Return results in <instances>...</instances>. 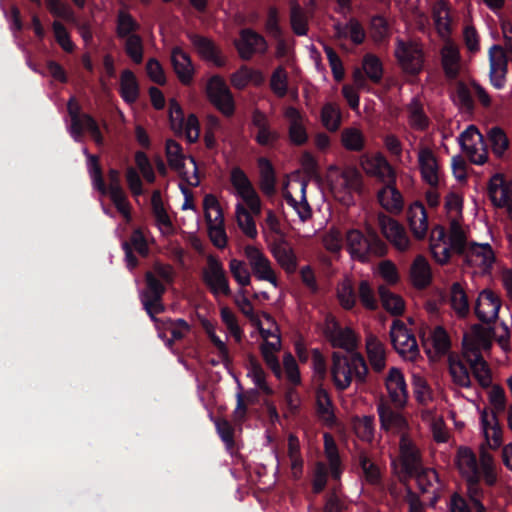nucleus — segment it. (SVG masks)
Segmentation results:
<instances>
[{
    "mask_svg": "<svg viewBox=\"0 0 512 512\" xmlns=\"http://www.w3.org/2000/svg\"><path fill=\"white\" fill-rule=\"evenodd\" d=\"M175 276L173 266L160 261H155L152 270L144 274L145 288L139 292V299L143 309L155 324L160 321L156 315L166 310L163 302L167 291L166 285H172Z\"/></svg>",
    "mask_w": 512,
    "mask_h": 512,
    "instance_id": "obj_1",
    "label": "nucleus"
},
{
    "mask_svg": "<svg viewBox=\"0 0 512 512\" xmlns=\"http://www.w3.org/2000/svg\"><path fill=\"white\" fill-rule=\"evenodd\" d=\"M467 238L460 223L453 219L450 222L449 236L442 225L432 228L429 238V248L433 259L440 265L450 261L451 251L464 255L468 248Z\"/></svg>",
    "mask_w": 512,
    "mask_h": 512,
    "instance_id": "obj_2",
    "label": "nucleus"
},
{
    "mask_svg": "<svg viewBox=\"0 0 512 512\" xmlns=\"http://www.w3.org/2000/svg\"><path fill=\"white\" fill-rule=\"evenodd\" d=\"M368 372V365L360 353L355 352L348 357L340 352H333L331 376L337 390H346L353 377L360 384L366 383Z\"/></svg>",
    "mask_w": 512,
    "mask_h": 512,
    "instance_id": "obj_3",
    "label": "nucleus"
},
{
    "mask_svg": "<svg viewBox=\"0 0 512 512\" xmlns=\"http://www.w3.org/2000/svg\"><path fill=\"white\" fill-rule=\"evenodd\" d=\"M346 242L352 258L361 262H367L371 257H382L387 253V244L371 227H367L365 233L357 229L349 230Z\"/></svg>",
    "mask_w": 512,
    "mask_h": 512,
    "instance_id": "obj_4",
    "label": "nucleus"
},
{
    "mask_svg": "<svg viewBox=\"0 0 512 512\" xmlns=\"http://www.w3.org/2000/svg\"><path fill=\"white\" fill-rule=\"evenodd\" d=\"M394 55L402 71L410 76L419 75L424 67V52L415 41L396 39Z\"/></svg>",
    "mask_w": 512,
    "mask_h": 512,
    "instance_id": "obj_5",
    "label": "nucleus"
},
{
    "mask_svg": "<svg viewBox=\"0 0 512 512\" xmlns=\"http://www.w3.org/2000/svg\"><path fill=\"white\" fill-rule=\"evenodd\" d=\"M68 114L71 118V134L77 140L86 129L96 144H103V135L97 121L90 114H81V107L74 97L67 103Z\"/></svg>",
    "mask_w": 512,
    "mask_h": 512,
    "instance_id": "obj_6",
    "label": "nucleus"
},
{
    "mask_svg": "<svg viewBox=\"0 0 512 512\" xmlns=\"http://www.w3.org/2000/svg\"><path fill=\"white\" fill-rule=\"evenodd\" d=\"M399 463V477L401 480L413 478L423 467L420 450L409 438L407 433H403L400 436Z\"/></svg>",
    "mask_w": 512,
    "mask_h": 512,
    "instance_id": "obj_7",
    "label": "nucleus"
},
{
    "mask_svg": "<svg viewBox=\"0 0 512 512\" xmlns=\"http://www.w3.org/2000/svg\"><path fill=\"white\" fill-rule=\"evenodd\" d=\"M323 335L333 348L352 352L357 347V338L352 328H343L332 314L325 317Z\"/></svg>",
    "mask_w": 512,
    "mask_h": 512,
    "instance_id": "obj_8",
    "label": "nucleus"
},
{
    "mask_svg": "<svg viewBox=\"0 0 512 512\" xmlns=\"http://www.w3.org/2000/svg\"><path fill=\"white\" fill-rule=\"evenodd\" d=\"M84 153L88 157V172L91 177L93 187L97 191H99L103 195H106L108 193L124 190L121 185V175L117 169H109V186H107L103 178V172L100 165L99 157L96 155L89 154L87 149L84 150Z\"/></svg>",
    "mask_w": 512,
    "mask_h": 512,
    "instance_id": "obj_9",
    "label": "nucleus"
},
{
    "mask_svg": "<svg viewBox=\"0 0 512 512\" xmlns=\"http://www.w3.org/2000/svg\"><path fill=\"white\" fill-rule=\"evenodd\" d=\"M206 93L209 101L224 116L231 117L234 114V97L221 76L214 75L208 80Z\"/></svg>",
    "mask_w": 512,
    "mask_h": 512,
    "instance_id": "obj_10",
    "label": "nucleus"
},
{
    "mask_svg": "<svg viewBox=\"0 0 512 512\" xmlns=\"http://www.w3.org/2000/svg\"><path fill=\"white\" fill-rule=\"evenodd\" d=\"M203 281L215 297L220 294L227 297L231 296L229 280L223 265L212 256L208 258L207 269L203 271Z\"/></svg>",
    "mask_w": 512,
    "mask_h": 512,
    "instance_id": "obj_11",
    "label": "nucleus"
},
{
    "mask_svg": "<svg viewBox=\"0 0 512 512\" xmlns=\"http://www.w3.org/2000/svg\"><path fill=\"white\" fill-rule=\"evenodd\" d=\"M459 142L462 151L472 163L482 165L487 161L483 135L475 125H470L460 134Z\"/></svg>",
    "mask_w": 512,
    "mask_h": 512,
    "instance_id": "obj_12",
    "label": "nucleus"
},
{
    "mask_svg": "<svg viewBox=\"0 0 512 512\" xmlns=\"http://www.w3.org/2000/svg\"><path fill=\"white\" fill-rule=\"evenodd\" d=\"M235 48L242 60L249 61L254 54H265L268 50V43L255 30L243 28L239 32V39L235 41Z\"/></svg>",
    "mask_w": 512,
    "mask_h": 512,
    "instance_id": "obj_13",
    "label": "nucleus"
},
{
    "mask_svg": "<svg viewBox=\"0 0 512 512\" xmlns=\"http://www.w3.org/2000/svg\"><path fill=\"white\" fill-rule=\"evenodd\" d=\"M390 338L394 349L399 354H408L410 358H415L419 354L418 344L414 334L401 320H394L392 322Z\"/></svg>",
    "mask_w": 512,
    "mask_h": 512,
    "instance_id": "obj_14",
    "label": "nucleus"
},
{
    "mask_svg": "<svg viewBox=\"0 0 512 512\" xmlns=\"http://www.w3.org/2000/svg\"><path fill=\"white\" fill-rule=\"evenodd\" d=\"M244 253L254 276L259 280L268 281L276 287L278 284L277 277L272 269L270 260L265 254L252 245H247L244 248Z\"/></svg>",
    "mask_w": 512,
    "mask_h": 512,
    "instance_id": "obj_15",
    "label": "nucleus"
},
{
    "mask_svg": "<svg viewBox=\"0 0 512 512\" xmlns=\"http://www.w3.org/2000/svg\"><path fill=\"white\" fill-rule=\"evenodd\" d=\"M500 308V297L492 290L484 289L476 300L474 311L481 322L490 324L497 319Z\"/></svg>",
    "mask_w": 512,
    "mask_h": 512,
    "instance_id": "obj_16",
    "label": "nucleus"
},
{
    "mask_svg": "<svg viewBox=\"0 0 512 512\" xmlns=\"http://www.w3.org/2000/svg\"><path fill=\"white\" fill-rule=\"evenodd\" d=\"M385 386L394 406L398 409L404 408L408 399V390L404 375L399 368L392 367L389 369Z\"/></svg>",
    "mask_w": 512,
    "mask_h": 512,
    "instance_id": "obj_17",
    "label": "nucleus"
},
{
    "mask_svg": "<svg viewBox=\"0 0 512 512\" xmlns=\"http://www.w3.org/2000/svg\"><path fill=\"white\" fill-rule=\"evenodd\" d=\"M381 231L385 238L391 242L398 250L408 249L410 240L405 228L395 219L382 215L379 217Z\"/></svg>",
    "mask_w": 512,
    "mask_h": 512,
    "instance_id": "obj_18",
    "label": "nucleus"
},
{
    "mask_svg": "<svg viewBox=\"0 0 512 512\" xmlns=\"http://www.w3.org/2000/svg\"><path fill=\"white\" fill-rule=\"evenodd\" d=\"M488 196L495 207H506L512 212V190L501 174H495L489 180Z\"/></svg>",
    "mask_w": 512,
    "mask_h": 512,
    "instance_id": "obj_19",
    "label": "nucleus"
},
{
    "mask_svg": "<svg viewBox=\"0 0 512 512\" xmlns=\"http://www.w3.org/2000/svg\"><path fill=\"white\" fill-rule=\"evenodd\" d=\"M171 63L179 81L184 86L191 85L195 70L189 54L180 47H174L171 53Z\"/></svg>",
    "mask_w": 512,
    "mask_h": 512,
    "instance_id": "obj_20",
    "label": "nucleus"
},
{
    "mask_svg": "<svg viewBox=\"0 0 512 512\" xmlns=\"http://www.w3.org/2000/svg\"><path fill=\"white\" fill-rule=\"evenodd\" d=\"M377 412L381 429L385 431L393 430L396 433H401V435L405 433L408 422L399 411L394 410L387 403L381 402L377 406Z\"/></svg>",
    "mask_w": 512,
    "mask_h": 512,
    "instance_id": "obj_21",
    "label": "nucleus"
},
{
    "mask_svg": "<svg viewBox=\"0 0 512 512\" xmlns=\"http://www.w3.org/2000/svg\"><path fill=\"white\" fill-rule=\"evenodd\" d=\"M188 39L205 60L211 61L217 67L225 66L226 60L211 39L196 33L188 34Z\"/></svg>",
    "mask_w": 512,
    "mask_h": 512,
    "instance_id": "obj_22",
    "label": "nucleus"
},
{
    "mask_svg": "<svg viewBox=\"0 0 512 512\" xmlns=\"http://www.w3.org/2000/svg\"><path fill=\"white\" fill-rule=\"evenodd\" d=\"M464 255L468 263H477L484 272L490 271L495 262V254L489 243L471 242Z\"/></svg>",
    "mask_w": 512,
    "mask_h": 512,
    "instance_id": "obj_23",
    "label": "nucleus"
},
{
    "mask_svg": "<svg viewBox=\"0 0 512 512\" xmlns=\"http://www.w3.org/2000/svg\"><path fill=\"white\" fill-rule=\"evenodd\" d=\"M407 219L414 237L418 240L424 239L428 231V216L420 201H415L409 206Z\"/></svg>",
    "mask_w": 512,
    "mask_h": 512,
    "instance_id": "obj_24",
    "label": "nucleus"
},
{
    "mask_svg": "<svg viewBox=\"0 0 512 512\" xmlns=\"http://www.w3.org/2000/svg\"><path fill=\"white\" fill-rule=\"evenodd\" d=\"M284 116L289 120L288 136L290 141L296 146L304 145L308 140V134L302 123V115L299 110L293 106L286 108Z\"/></svg>",
    "mask_w": 512,
    "mask_h": 512,
    "instance_id": "obj_25",
    "label": "nucleus"
},
{
    "mask_svg": "<svg viewBox=\"0 0 512 512\" xmlns=\"http://www.w3.org/2000/svg\"><path fill=\"white\" fill-rule=\"evenodd\" d=\"M418 163L423 180L431 187H437L439 183L438 163L434 153L428 148L421 149Z\"/></svg>",
    "mask_w": 512,
    "mask_h": 512,
    "instance_id": "obj_26",
    "label": "nucleus"
},
{
    "mask_svg": "<svg viewBox=\"0 0 512 512\" xmlns=\"http://www.w3.org/2000/svg\"><path fill=\"white\" fill-rule=\"evenodd\" d=\"M324 454L328 462L330 475L333 480H340L343 473L342 460L334 437L326 432L323 435Z\"/></svg>",
    "mask_w": 512,
    "mask_h": 512,
    "instance_id": "obj_27",
    "label": "nucleus"
},
{
    "mask_svg": "<svg viewBox=\"0 0 512 512\" xmlns=\"http://www.w3.org/2000/svg\"><path fill=\"white\" fill-rule=\"evenodd\" d=\"M380 205L390 213H400L403 209L404 202L401 192L397 189L396 184H386L377 194Z\"/></svg>",
    "mask_w": 512,
    "mask_h": 512,
    "instance_id": "obj_28",
    "label": "nucleus"
},
{
    "mask_svg": "<svg viewBox=\"0 0 512 512\" xmlns=\"http://www.w3.org/2000/svg\"><path fill=\"white\" fill-rule=\"evenodd\" d=\"M366 352L372 369L376 373H381L386 367V351L383 343L374 335L368 336Z\"/></svg>",
    "mask_w": 512,
    "mask_h": 512,
    "instance_id": "obj_29",
    "label": "nucleus"
},
{
    "mask_svg": "<svg viewBox=\"0 0 512 512\" xmlns=\"http://www.w3.org/2000/svg\"><path fill=\"white\" fill-rule=\"evenodd\" d=\"M474 354V358L467 357V362H469L470 368L472 370L473 376L478 381L479 385L483 388H488L491 386L492 377L491 371L487 362L484 360L480 351L473 347L471 349Z\"/></svg>",
    "mask_w": 512,
    "mask_h": 512,
    "instance_id": "obj_30",
    "label": "nucleus"
},
{
    "mask_svg": "<svg viewBox=\"0 0 512 512\" xmlns=\"http://www.w3.org/2000/svg\"><path fill=\"white\" fill-rule=\"evenodd\" d=\"M230 182L243 201L258 194L247 174L238 166L231 170Z\"/></svg>",
    "mask_w": 512,
    "mask_h": 512,
    "instance_id": "obj_31",
    "label": "nucleus"
},
{
    "mask_svg": "<svg viewBox=\"0 0 512 512\" xmlns=\"http://www.w3.org/2000/svg\"><path fill=\"white\" fill-rule=\"evenodd\" d=\"M260 168V189L267 195L271 196L276 192V172L271 161L265 157H260L257 160Z\"/></svg>",
    "mask_w": 512,
    "mask_h": 512,
    "instance_id": "obj_32",
    "label": "nucleus"
},
{
    "mask_svg": "<svg viewBox=\"0 0 512 512\" xmlns=\"http://www.w3.org/2000/svg\"><path fill=\"white\" fill-rule=\"evenodd\" d=\"M247 369V376L252 379L255 386L265 395L272 396L274 394V390L266 382V373L258 359L252 354L248 355Z\"/></svg>",
    "mask_w": 512,
    "mask_h": 512,
    "instance_id": "obj_33",
    "label": "nucleus"
},
{
    "mask_svg": "<svg viewBox=\"0 0 512 512\" xmlns=\"http://www.w3.org/2000/svg\"><path fill=\"white\" fill-rule=\"evenodd\" d=\"M448 368L454 384L463 388L471 387L470 372L464 361L457 356L450 355L448 357Z\"/></svg>",
    "mask_w": 512,
    "mask_h": 512,
    "instance_id": "obj_34",
    "label": "nucleus"
},
{
    "mask_svg": "<svg viewBox=\"0 0 512 512\" xmlns=\"http://www.w3.org/2000/svg\"><path fill=\"white\" fill-rule=\"evenodd\" d=\"M120 94L126 103H134L139 97V84L134 73L126 69L120 77Z\"/></svg>",
    "mask_w": 512,
    "mask_h": 512,
    "instance_id": "obj_35",
    "label": "nucleus"
},
{
    "mask_svg": "<svg viewBox=\"0 0 512 512\" xmlns=\"http://www.w3.org/2000/svg\"><path fill=\"white\" fill-rule=\"evenodd\" d=\"M450 304L460 318H465L470 311L468 296L459 282H454L450 288Z\"/></svg>",
    "mask_w": 512,
    "mask_h": 512,
    "instance_id": "obj_36",
    "label": "nucleus"
},
{
    "mask_svg": "<svg viewBox=\"0 0 512 512\" xmlns=\"http://www.w3.org/2000/svg\"><path fill=\"white\" fill-rule=\"evenodd\" d=\"M315 398L318 416L327 422H333L335 420V414L333 401L329 392L323 386H319L315 391Z\"/></svg>",
    "mask_w": 512,
    "mask_h": 512,
    "instance_id": "obj_37",
    "label": "nucleus"
},
{
    "mask_svg": "<svg viewBox=\"0 0 512 512\" xmlns=\"http://www.w3.org/2000/svg\"><path fill=\"white\" fill-rule=\"evenodd\" d=\"M116 34L120 39H125L131 35H138L140 24L135 18L126 11L120 10L117 15Z\"/></svg>",
    "mask_w": 512,
    "mask_h": 512,
    "instance_id": "obj_38",
    "label": "nucleus"
},
{
    "mask_svg": "<svg viewBox=\"0 0 512 512\" xmlns=\"http://www.w3.org/2000/svg\"><path fill=\"white\" fill-rule=\"evenodd\" d=\"M378 293L382 306L387 312L395 316L403 313L404 301L400 296L392 293L384 285L379 286Z\"/></svg>",
    "mask_w": 512,
    "mask_h": 512,
    "instance_id": "obj_39",
    "label": "nucleus"
},
{
    "mask_svg": "<svg viewBox=\"0 0 512 512\" xmlns=\"http://www.w3.org/2000/svg\"><path fill=\"white\" fill-rule=\"evenodd\" d=\"M337 299L344 310L351 311L357 303V294L352 281L344 279L337 287Z\"/></svg>",
    "mask_w": 512,
    "mask_h": 512,
    "instance_id": "obj_40",
    "label": "nucleus"
},
{
    "mask_svg": "<svg viewBox=\"0 0 512 512\" xmlns=\"http://www.w3.org/2000/svg\"><path fill=\"white\" fill-rule=\"evenodd\" d=\"M411 275L414 283L420 288H425L431 282V269L423 256H418L413 262Z\"/></svg>",
    "mask_w": 512,
    "mask_h": 512,
    "instance_id": "obj_41",
    "label": "nucleus"
},
{
    "mask_svg": "<svg viewBox=\"0 0 512 512\" xmlns=\"http://www.w3.org/2000/svg\"><path fill=\"white\" fill-rule=\"evenodd\" d=\"M235 212L239 228L247 237L255 239L258 235V232L251 213L242 203L236 204Z\"/></svg>",
    "mask_w": 512,
    "mask_h": 512,
    "instance_id": "obj_42",
    "label": "nucleus"
},
{
    "mask_svg": "<svg viewBox=\"0 0 512 512\" xmlns=\"http://www.w3.org/2000/svg\"><path fill=\"white\" fill-rule=\"evenodd\" d=\"M362 68L366 76L375 84H379L383 78V64L378 56L372 53L364 55Z\"/></svg>",
    "mask_w": 512,
    "mask_h": 512,
    "instance_id": "obj_43",
    "label": "nucleus"
},
{
    "mask_svg": "<svg viewBox=\"0 0 512 512\" xmlns=\"http://www.w3.org/2000/svg\"><path fill=\"white\" fill-rule=\"evenodd\" d=\"M165 152L169 166L181 172L185 168V155L182 146L174 139H168L165 145Z\"/></svg>",
    "mask_w": 512,
    "mask_h": 512,
    "instance_id": "obj_44",
    "label": "nucleus"
},
{
    "mask_svg": "<svg viewBox=\"0 0 512 512\" xmlns=\"http://www.w3.org/2000/svg\"><path fill=\"white\" fill-rule=\"evenodd\" d=\"M341 111L331 102L323 105L321 109V122L323 126L330 132H335L341 125Z\"/></svg>",
    "mask_w": 512,
    "mask_h": 512,
    "instance_id": "obj_45",
    "label": "nucleus"
},
{
    "mask_svg": "<svg viewBox=\"0 0 512 512\" xmlns=\"http://www.w3.org/2000/svg\"><path fill=\"white\" fill-rule=\"evenodd\" d=\"M341 143L348 151L360 152L365 147V138L359 129L346 128L341 133Z\"/></svg>",
    "mask_w": 512,
    "mask_h": 512,
    "instance_id": "obj_46",
    "label": "nucleus"
},
{
    "mask_svg": "<svg viewBox=\"0 0 512 512\" xmlns=\"http://www.w3.org/2000/svg\"><path fill=\"white\" fill-rule=\"evenodd\" d=\"M288 73L284 66L280 65L274 69L270 77V89L279 98H283L288 93Z\"/></svg>",
    "mask_w": 512,
    "mask_h": 512,
    "instance_id": "obj_47",
    "label": "nucleus"
},
{
    "mask_svg": "<svg viewBox=\"0 0 512 512\" xmlns=\"http://www.w3.org/2000/svg\"><path fill=\"white\" fill-rule=\"evenodd\" d=\"M459 52L454 47H446L442 53V67L449 79H455L459 74Z\"/></svg>",
    "mask_w": 512,
    "mask_h": 512,
    "instance_id": "obj_48",
    "label": "nucleus"
},
{
    "mask_svg": "<svg viewBox=\"0 0 512 512\" xmlns=\"http://www.w3.org/2000/svg\"><path fill=\"white\" fill-rule=\"evenodd\" d=\"M290 23L293 32L298 36H304L308 32V21L303 8L296 2L291 3Z\"/></svg>",
    "mask_w": 512,
    "mask_h": 512,
    "instance_id": "obj_49",
    "label": "nucleus"
},
{
    "mask_svg": "<svg viewBox=\"0 0 512 512\" xmlns=\"http://www.w3.org/2000/svg\"><path fill=\"white\" fill-rule=\"evenodd\" d=\"M488 140L493 153L500 157L509 147V139L504 130L498 126L492 127L488 132Z\"/></svg>",
    "mask_w": 512,
    "mask_h": 512,
    "instance_id": "obj_50",
    "label": "nucleus"
},
{
    "mask_svg": "<svg viewBox=\"0 0 512 512\" xmlns=\"http://www.w3.org/2000/svg\"><path fill=\"white\" fill-rule=\"evenodd\" d=\"M151 207L156 223L159 226L172 228V221L165 210L160 191L155 190L151 196Z\"/></svg>",
    "mask_w": 512,
    "mask_h": 512,
    "instance_id": "obj_51",
    "label": "nucleus"
},
{
    "mask_svg": "<svg viewBox=\"0 0 512 512\" xmlns=\"http://www.w3.org/2000/svg\"><path fill=\"white\" fill-rule=\"evenodd\" d=\"M273 255L287 273H294L297 268V257L291 248L277 246L273 250Z\"/></svg>",
    "mask_w": 512,
    "mask_h": 512,
    "instance_id": "obj_52",
    "label": "nucleus"
},
{
    "mask_svg": "<svg viewBox=\"0 0 512 512\" xmlns=\"http://www.w3.org/2000/svg\"><path fill=\"white\" fill-rule=\"evenodd\" d=\"M220 316L222 322L233 336L237 343H240L243 338V330L238 324L236 315L232 312L229 307H222L220 310Z\"/></svg>",
    "mask_w": 512,
    "mask_h": 512,
    "instance_id": "obj_53",
    "label": "nucleus"
},
{
    "mask_svg": "<svg viewBox=\"0 0 512 512\" xmlns=\"http://www.w3.org/2000/svg\"><path fill=\"white\" fill-rule=\"evenodd\" d=\"M125 52L128 57L135 63L141 64L143 61L144 47H143V39L138 35H131L128 38H125Z\"/></svg>",
    "mask_w": 512,
    "mask_h": 512,
    "instance_id": "obj_54",
    "label": "nucleus"
},
{
    "mask_svg": "<svg viewBox=\"0 0 512 512\" xmlns=\"http://www.w3.org/2000/svg\"><path fill=\"white\" fill-rule=\"evenodd\" d=\"M490 72H507L508 60L503 48L499 45H493L489 52Z\"/></svg>",
    "mask_w": 512,
    "mask_h": 512,
    "instance_id": "obj_55",
    "label": "nucleus"
},
{
    "mask_svg": "<svg viewBox=\"0 0 512 512\" xmlns=\"http://www.w3.org/2000/svg\"><path fill=\"white\" fill-rule=\"evenodd\" d=\"M359 300L364 308L374 311L378 308V302L370 283L367 280H361L357 291Z\"/></svg>",
    "mask_w": 512,
    "mask_h": 512,
    "instance_id": "obj_56",
    "label": "nucleus"
},
{
    "mask_svg": "<svg viewBox=\"0 0 512 512\" xmlns=\"http://www.w3.org/2000/svg\"><path fill=\"white\" fill-rule=\"evenodd\" d=\"M433 19L435 26L440 33H451V18L446 4L442 3L434 8Z\"/></svg>",
    "mask_w": 512,
    "mask_h": 512,
    "instance_id": "obj_57",
    "label": "nucleus"
},
{
    "mask_svg": "<svg viewBox=\"0 0 512 512\" xmlns=\"http://www.w3.org/2000/svg\"><path fill=\"white\" fill-rule=\"evenodd\" d=\"M329 468L324 462L315 463L312 479V490L315 494H320L326 487L328 481Z\"/></svg>",
    "mask_w": 512,
    "mask_h": 512,
    "instance_id": "obj_58",
    "label": "nucleus"
},
{
    "mask_svg": "<svg viewBox=\"0 0 512 512\" xmlns=\"http://www.w3.org/2000/svg\"><path fill=\"white\" fill-rule=\"evenodd\" d=\"M454 102L467 112H472L475 108L471 91L462 81L456 85V98Z\"/></svg>",
    "mask_w": 512,
    "mask_h": 512,
    "instance_id": "obj_59",
    "label": "nucleus"
},
{
    "mask_svg": "<svg viewBox=\"0 0 512 512\" xmlns=\"http://www.w3.org/2000/svg\"><path fill=\"white\" fill-rule=\"evenodd\" d=\"M433 347L437 354L445 355L451 348L450 337L442 326H437L432 333Z\"/></svg>",
    "mask_w": 512,
    "mask_h": 512,
    "instance_id": "obj_60",
    "label": "nucleus"
},
{
    "mask_svg": "<svg viewBox=\"0 0 512 512\" xmlns=\"http://www.w3.org/2000/svg\"><path fill=\"white\" fill-rule=\"evenodd\" d=\"M232 276L241 286H248L251 282L250 272L244 261L232 259L229 263Z\"/></svg>",
    "mask_w": 512,
    "mask_h": 512,
    "instance_id": "obj_61",
    "label": "nucleus"
},
{
    "mask_svg": "<svg viewBox=\"0 0 512 512\" xmlns=\"http://www.w3.org/2000/svg\"><path fill=\"white\" fill-rule=\"evenodd\" d=\"M207 224L213 244L218 248L225 247L227 243V236L224 229V219L221 222L220 219L216 221V218H214L211 223Z\"/></svg>",
    "mask_w": 512,
    "mask_h": 512,
    "instance_id": "obj_62",
    "label": "nucleus"
},
{
    "mask_svg": "<svg viewBox=\"0 0 512 512\" xmlns=\"http://www.w3.org/2000/svg\"><path fill=\"white\" fill-rule=\"evenodd\" d=\"M53 32L57 43L66 52H72L74 50V44L71 41L70 35L66 27L59 21H54L52 24Z\"/></svg>",
    "mask_w": 512,
    "mask_h": 512,
    "instance_id": "obj_63",
    "label": "nucleus"
},
{
    "mask_svg": "<svg viewBox=\"0 0 512 512\" xmlns=\"http://www.w3.org/2000/svg\"><path fill=\"white\" fill-rule=\"evenodd\" d=\"M166 329L170 331L172 339L168 341V345H171L175 340H181L184 338L186 332L190 330V325L184 319H167Z\"/></svg>",
    "mask_w": 512,
    "mask_h": 512,
    "instance_id": "obj_64",
    "label": "nucleus"
}]
</instances>
